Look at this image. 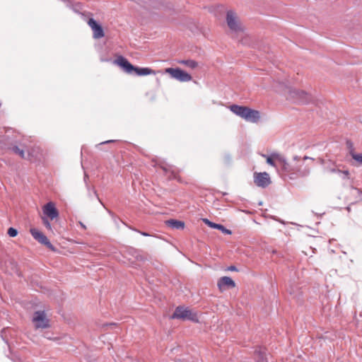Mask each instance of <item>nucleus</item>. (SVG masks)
I'll return each instance as SVG.
<instances>
[{"instance_id":"15","label":"nucleus","mask_w":362,"mask_h":362,"mask_svg":"<svg viewBox=\"0 0 362 362\" xmlns=\"http://www.w3.org/2000/svg\"><path fill=\"white\" fill-rule=\"evenodd\" d=\"M43 213L45 215H46L48 218H49L51 220H53L54 218H56L59 216V213L57 209L55 207V204L50 202L46 204L43 208Z\"/></svg>"},{"instance_id":"27","label":"nucleus","mask_w":362,"mask_h":362,"mask_svg":"<svg viewBox=\"0 0 362 362\" xmlns=\"http://www.w3.org/2000/svg\"><path fill=\"white\" fill-rule=\"evenodd\" d=\"M293 159H294L295 160H299V158H298V156H295V157L293 158Z\"/></svg>"},{"instance_id":"30","label":"nucleus","mask_w":362,"mask_h":362,"mask_svg":"<svg viewBox=\"0 0 362 362\" xmlns=\"http://www.w3.org/2000/svg\"><path fill=\"white\" fill-rule=\"evenodd\" d=\"M81 225L82 226L83 228H86L83 223H81Z\"/></svg>"},{"instance_id":"3","label":"nucleus","mask_w":362,"mask_h":362,"mask_svg":"<svg viewBox=\"0 0 362 362\" xmlns=\"http://www.w3.org/2000/svg\"><path fill=\"white\" fill-rule=\"evenodd\" d=\"M114 64L120 66L127 74L134 71L138 76L156 75L160 71H156L151 68H140L134 66L126 58L119 56L115 61Z\"/></svg>"},{"instance_id":"11","label":"nucleus","mask_w":362,"mask_h":362,"mask_svg":"<svg viewBox=\"0 0 362 362\" xmlns=\"http://www.w3.org/2000/svg\"><path fill=\"white\" fill-rule=\"evenodd\" d=\"M254 183L255 185L259 187L265 188L268 187L271 183V178L269 175L266 173H255L253 175Z\"/></svg>"},{"instance_id":"24","label":"nucleus","mask_w":362,"mask_h":362,"mask_svg":"<svg viewBox=\"0 0 362 362\" xmlns=\"http://www.w3.org/2000/svg\"><path fill=\"white\" fill-rule=\"evenodd\" d=\"M228 270L230 271H237V269L235 266H230V267H228Z\"/></svg>"},{"instance_id":"19","label":"nucleus","mask_w":362,"mask_h":362,"mask_svg":"<svg viewBox=\"0 0 362 362\" xmlns=\"http://www.w3.org/2000/svg\"><path fill=\"white\" fill-rule=\"evenodd\" d=\"M202 221L205 224H206L208 226H209L210 228H217V226L218 225V223L211 222V221H209L207 218H203Z\"/></svg>"},{"instance_id":"1","label":"nucleus","mask_w":362,"mask_h":362,"mask_svg":"<svg viewBox=\"0 0 362 362\" xmlns=\"http://www.w3.org/2000/svg\"><path fill=\"white\" fill-rule=\"evenodd\" d=\"M263 157L267 158V163L273 166L277 167L276 163L281 168L282 170L286 172L290 175H297L300 177L305 176L309 174L310 168L308 166L303 165H298L296 169L290 166L285 158L279 153H274L269 156L262 155Z\"/></svg>"},{"instance_id":"21","label":"nucleus","mask_w":362,"mask_h":362,"mask_svg":"<svg viewBox=\"0 0 362 362\" xmlns=\"http://www.w3.org/2000/svg\"><path fill=\"white\" fill-rule=\"evenodd\" d=\"M8 235L10 237H16L18 235V231L14 228H9L8 229Z\"/></svg>"},{"instance_id":"17","label":"nucleus","mask_w":362,"mask_h":362,"mask_svg":"<svg viewBox=\"0 0 362 362\" xmlns=\"http://www.w3.org/2000/svg\"><path fill=\"white\" fill-rule=\"evenodd\" d=\"M178 63L180 64L185 65L186 66L192 69H196L198 66V63L196 61L192 59L180 60L178 61Z\"/></svg>"},{"instance_id":"28","label":"nucleus","mask_w":362,"mask_h":362,"mask_svg":"<svg viewBox=\"0 0 362 362\" xmlns=\"http://www.w3.org/2000/svg\"><path fill=\"white\" fill-rule=\"evenodd\" d=\"M110 326H114V327H115V326H116V324H115V323H111V324H110Z\"/></svg>"},{"instance_id":"10","label":"nucleus","mask_w":362,"mask_h":362,"mask_svg":"<svg viewBox=\"0 0 362 362\" xmlns=\"http://www.w3.org/2000/svg\"><path fill=\"white\" fill-rule=\"evenodd\" d=\"M33 322L36 329L47 328L49 327V320L44 311H37L34 313Z\"/></svg>"},{"instance_id":"14","label":"nucleus","mask_w":362,"mask_h":362,"mask_svg":"<svg viewBox=\"0 0 362 362\" xmlns=\"http://www.w3.org/2000/svg\"><path fill=\"white\" fill-rule=\"evenodd\" d=\"M159 166L163 170L165 175L167 176L169 180L175 179L180 182L179 171L176 170L173 166L161 164L159 165Z\"/></svg>"},{"instance_id":"18","label":"nucleus","mask_w":362,"mask_h":362,"mask_svg":"<svg viewBox=\"0 0 362 362\" xmlns=\"http://www.w3.org/2000/svg\"><path fill=\"white\" fill-rule=\"evenodd\" d=\"M350 153L354 160L357 161L358 163L362 164V154L356 153L354 151H351Z\"/></svg>"},{"instance_id":"22","label":"nucleus","mask_w":362,"mask_h":362,"mask_svg":"<svg viewBox=\"0 0 362 362\" xmlns=\"http://www.w3.org/2000/svg\"><path fill=\"white\" fill-rule=\"evenodd\" d=\"M42 222H43V224L45 225V226L48 230H52V226H51V224H50L49 221H48V219H47V218H42Z\"/></svg>"},{"instance_id":"29","label":"nucleus","mask_w":362,"mask_h":362,"mask_svg":"<svg viewBox=\"0 0 362 362\" xmlns=\"http://www.w3.org/2000/svg\"><path fill=\"white\" fill-rule=\"evenodd\" d=\"M309 158H310L309 157H308V156H305V157L303 158V160H306V159H309Z\"/></svg>"},{"instance_id":"23","label":"nucleus","mask_w":362,"mask_h":362,"mask_svg":"<svg viewBox=\"0 0 362 362\" xmlns=\"http://www.w3.org/2000/svg\"><path fill=\"white\" fill-rule=\"evenodd\" d=\"M339 172L342 173L344 175V178H346V179L349 178V172L348 170H344V171L339 170Z\"/></svg>"},{"instance_id":"9","label":"nucleus","mask_w":362,"mask_h":362,"mask_svg":"<svg viewBox=\"0 0 362 362\" xmlns=\"http://www.w3.org/2000/svg\"><path fill=\"white\" fill-rule=\"evenodd\" d=\"M30 232L33 238L42 245H45L47 247L52 251H55L54 247L51 244L48 238L38 229L32 228Z\"/></svg>"},{"instance_id":"20","label":"nucleus","mask_w":362,"mask_h":362,"mask_svg":"<svg viewBox=\"0 0 362 362\" xmlns=\"http://www.w3.org/2000/svg\"><path fill=\"white\" fill-rule=\"evenodd\" d=\"M218 230H221L223 233L224 234H228V235H230L231 234V230L226 228L223 225L221 224H218V226H217V228Z\"/></svg>"},{"instance_id":"25","label":"nucleus","mask_w":362,"mask_h":362,"mask_svg":"<svg viewBox=\"0 0 362 362\" xmlns=\"http://www.w3.org/2000/svg\"><path fill=\"white\" fill-rule=\"evenodd\" d=\"M142 235L144 236H148L149 234H148L147 233H145V232H139Z\"/></svg>"},{"instance_id":"12","label":"nucleus","mask_w":362,"mask_h":362,"mask_svg":"<svg viewBox=\"0 0 362 362\" xmlns=\"http://www.w3.org/2000/svg\"><path fill=\"white\" fill-rule=\"evenodd\" d=\"M235 281L229 276L221 277L217 282V286L221 293L228 288H235Z\"/></svg>"},{"instance_id":"5","label":"nucleus","mask_w":362,"mask_h":362,"mask_svg":"<svg viewBox=\"0 0 362 362\" xmlns=\"http://www.w3.org/2000/svg\"><path fill=\"white\" fill-rule=\"evenodd\" d=\"M226 21L228 27L233 33L238 34L244 31L238 16L233 11L230 10L227 11Z\"/></svg>"},{"instance_id":"2","label":"nucleus","mask_w":362,"mask_h":362,"mask_svg":"<svg viewBox=\"0 0 362 362\" xmlns=\"http://www.w3.org/2000/svg\"><path fill=\"white\" fill-rule=\"evenodd\" d=\"M12 151L23 159L30 162L40 161L44 159L42 149L32 142H23L19 146H13Z\"/></svg>"},{"instance_id":"7","label":"nucleus","mask_w":362,"mask_h":362,"mask_svg":"<svg viewBox=\"0 0 362 362\" xmlns=\"http://www.w3.org/2000/svg\"><path fill=\"white\" fill-rule=\"evenodd\" d=\"M165 73L168 74L173 78L180 82H188L192 81V76L180 68H167Z\"/></svg>"},{"instance_id":"26","label":"nucleus","mask_w":362,"mask_h":362,"mask_svg":"<svg viewBox=\"0 0 362 362\" xmlns=\"http://www.w3.org/2000/svg\"><path fill=\"white\" fill-rule=\"evenodd\" d=\"M259 362H266V360L264 358H262Z\"/></svg>"},{"instance_id":"6","label":"nucleus","mask_w":362,"mask_h":362,"mask_svg":"<svg viewBox=\"0 0 362 362\" xmlns=\"http://www.w3.org/2000/svg\"><path fill=\"white\" fill-rule=\"evenodd\" d=\"M171 318L180 319L182 320H188L194 322H199L197 314L196 313L192 312L188 308H185L183 306L177 307Z\"/></svg>"},{"instance_id":"13","label":"nucleus","mask_w":362,"mask_h":362,"mask_svg":"<svg viewBox=\"0 0 362 362\" xmlns=\"http://www.w3.org/2000/svg\"><path fill=\"white\" fill-rule=\"evenodd\" d=\"M88 25L93 31V36L95 39H100L105 36V33L100 25H99L93 18H89Z\"/></svg>"},{"instance_id":"8","label":"nucleus","mask_w":362,"mask_h":362,"mask_svg":"<svg viewBox=\"0 0 362 362\" xmlns=\"http://www.w3.org/2000/svg\"><path fill=\"white\" fill-rule=\"evenodd\" d=\"M288 98L297 103H306L310 100V95L302 90H291L288 92Z\"/></svg>"},{"instance_id":"16","label":"nucleus","mask_w":362,"mask_h":362,"mask_svg":"<svg viewBox=\"0 0 362 362\" xmlns=\"http://www.w3.org/2000/svg\"><path fill=\"white\" fill-rule=\"evenodd\" d=\"M165 223L167 226L174 229H184L185 226L183 221L175 219L168 220Z\"/></svg>"},{"instance_id":"4","label":"nucleus","mask_w":362,"mask_h":362,"mask_svg":"<svg viewBox=\"0 0 362 362\" xmlns=\"http://www.w3.org/2000/svg\"><path fill=\"white\" fill-rule=\"evenodd\" d=\"M229 109L234 114L247 122L257 123L260 119V112L258 110H252L246 106L232 105L229 107Z\"/></svg>"}]
</instances>
